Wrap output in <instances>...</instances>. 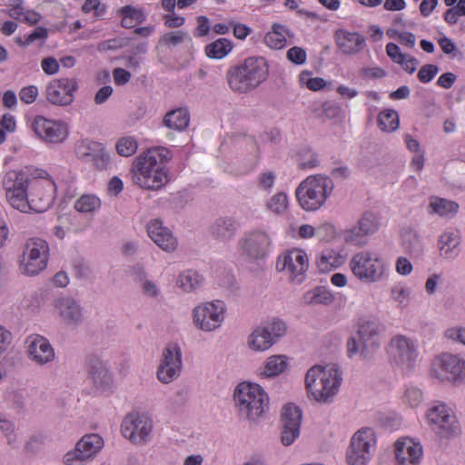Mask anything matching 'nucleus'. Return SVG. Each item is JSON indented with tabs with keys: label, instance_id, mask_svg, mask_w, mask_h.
I'll return each instance as SVG.
<instances>
[{
	"label": "nucleus",
	"instance_id": "1",
	"mask_svg": "<svg viewBox=\"0 0 465 465\" xmlns=\"http://www.w3.org/2000/svg\"><path fill=\"white\" fill-rule=\"evenodd\" d=\"M172 153L165 147H155L139 155L133 163V181L142 188L159 190L169 181L164 164Z\"/></svg>",
	"mask_w": 465,
	"mask_h": 465
},
{
	"label": "nucleus",
	"instance_id": "21",
	"mask_svg": "<svg viewBox=\"0 0 465 465\" xmlns=\"http://www.w3.org/2000/svg\"><path fill=\"white\" fill-rule=\"evenodd\" d=\"M391 355L401 370L409 371L413 368L418 353L410 339L399 335L391 341Z\"/></svg>",
	"mask_w": 465,
	"mask_h": 465
},
{
	"label": "nucleus",
	"instance_id": "60",
	"mask_svg": "<svg viewBox=\"0 0 465 465\" xmlns=\"http://www.w3.org/2000/svg\"><path fill=\"white\" fill-rule=\"evenodd\" d=\"M38 95V89L35 85L26 86L21 89L19 97L25 104H32Z\"/></svg>",
	"mask_w": 465,
	"mask_h": 465
},
{
	"label": "nucleus",
	"instance_id": "27",
	"mask_svg": "<svg viewBox=\"0 0 465 465\" xmlns=\"http://www.w3.org/2000/svg\"><path fill=\"white\" fill-rule=\"evenodd\" d=\"M422 447L409 439L395 442V459L398 465H420Z\"/></svg>",
	"mask_w": 465,
	"mask_h": 465
},
{
	"label": "nucleus",
	"instance_id": "58",
	"mask_svg": "<svg viewBox=\"0 0 465 465\" xmlns=\"http://www.w3.org/2000/svg\"><path fill=\"white\" fill-rule=\"evenodd\" d=\"M143 294L149 298H157L160 295V289L157 284L146 279L140 285Z\"/></svg>",
	"mask_w": 465,
	"mask_h": 465
},
{
	"label": "nucleus",
	"instance_id": "5",
	"mask_svg": "<svg viewBox=\"0 0 465 465\" xmlns=\"http://www.w3.org/2000/svg\"><path fill=\"white\" fill-rule=\"evenodd\" d=\"M233 398L239 416L251 422L262 417L269 404L266 392L255 383H240L234 390Z\"/></svg>",
	"mask_w": 465,
	"mask_h": 465
},
{
	"label": "nucleus",
	"instance_id": "63",
	"mask_svg": "<svg viewBox=\"0 0 465 465\" xmlns=\"http://www.w3.org/2000/svg\"><path fill=\"white\" fill-rule=\"evenodd\" d=\"M120 12L122 14H126L137 24H141L145 20V15L143 13V11L133 7L132 5L124 6Z\"/></svg>",
	"mask_w": 465,
	"mask_h": 465
},
{
	"label": "nucleus",
	"instance_id": "40",
	"mask_svg": "<svg viewBox=\"0 0 465 465\" xmlns=\"http://www.w3.org/2000/svg\"><path fill=\"white\" fill-rule=\"evenodd\" d=\"M232 49V44L226 38H219L205 47L206 55L212 59H222Z\"/></svg>",
	"mask_w": 465,
	"mask_h": 465
},
{
	"label": "nucleus",
	"instance_id": "19",
	"mask_svg": "<svg viewBox=\"0 0 465 465\" xmlns=\"http://www.w3.org/2000/svg\"><path fill=\"white\" fill-rule=\"evenodd\" d=\"M75 153L79 159L98 170H106L111 164L110 154L101 143L84 140L77 144Z\"/></svg>",
	"mask_w": 465,
	"mask_h": 465
},
{
	"label": "nucleus",
	"instance_id": "37",
	"mask_svg": "<svg viewBox=\"0 0 465 465\" xmlns=\"http://www.w3.org/2000/svg\"><path fill=\"white\" fill-rule=\"evenodd\" d=\"M203 280L197 272L187 270L180 273L177 284L184 292H192L202 287Z\"/></svg>",
	"mask_w": 465,
	"mask_h": 465
},
{
	"label": "nucleus",
	"instance_id": "35",
	"mask_svg": "<svg viewBox=\"0 0 465 465\" xmlns=\"http://www.w3.org/2000/svg\"><path fill=\"white\" fill-rule=\"evenodd\" d=\"M190 122V114L187 110L179 108L167 113L163 120V124L169 129L183 131Z\"/></svg>",
	"mask_w": 465,
	"mask_h": 465
},
{
	"label": "nucleus",
	"instance_id": "50",
	"mask_svg": "<svg viewBox=\"0 0 465 465\" xmlns=\"http://www.w3.org/2000/svg\"><path fill=\"white\" fill-rule=\"evenodd\" d=\"M137 147V142L133 137H123L116 143L117 153L124 157L133 155Z\"/></svg>",
	"mask_w": 465,
	"mask_h": 465
},
{
	"label": "nucleus",
	"instance_id": "56",
	"mask_svg": "<svg viewBox=\"0 0 465 465\" xmlns=\"http://www.w3.org/2000/svg\"><path fill=\"white\" fill-rule=\"evenodd\" d=\"M48 36V32H47V29L45 28V27H42V26H38L36 27L31 34H29L25 42H21V40H17V43L19 45H29L31 44H33L35 41L36 40H45Z\"/></svg>",
	"mask_w": 465,
	"mask_h": 465
},
{
	"label": "nucleus",
	"instance_id": "8",
	"mask_svg": "<svg viewBox=\"0 0 465 465\" xmlns=\"http://www.w3.org/2000/svg\"><path fill=\"white\" fill-rule=\"evenodd\" d=\"M349 265L353 275L368 284L381 281L387 271V263L384 259L370 251L354 253Z\"/></svg>",
	"mask_w": 465,
	"mask_h": 465
},
{
	"label": "nucleus",
	"instance_id": "3",
	"mask_svg": "<svg viewBox=\"0 0 465 465\" xmlns=\"http://www.w3.org/2000/svg\"><path fill=\"white\" fill-rule=\"evenodd\" d=\"M45 183L35 176L29 169L12 170L7 172L3 179V186L5 190V195L9 203L23 213H27L33 209L31 202L28 199V188L35 190L44 189Z\"/></svg>",
	"mask_w": 465,
	"mask_h": 465
},
{
	"label": "nucleus",
	"instance_id": "28",
	"mask_svg": "<svg viewBox=\"0 0 465 465\" xmlns=\"http://www.w3.org/2000/svg\"><path fill=\"white\" fill-rule=\"evenodd\" d=\"M147 232L153 242L166 252H173L177 247L176 239L172 232L163 225L159 219L152 220L147 224Z\"/></svg>",
	"mask_w": 465,
	"mask_h": 465
},
{
	"label": "nucleus",
	"instance_id": "38",
	"mask_svg": "<svg viewBox=\"0 0 465 465\" xmlns=\"http://www.w3.org/2000/svg\"><path fill=\"white\" fill-rule=\"evenodd\" d=\"M287 367V358L284 355L270 356L260 374L263 377L270 378L277 376L284 371Z\"/></svg>",
	"mask_w": 465,
	"mask_h": 465
},
{
	"label": "nucleus",
	"instance_id": "4",
	"mask_svg": "<svg viewBox=\"0 0 465 465\" xmlns=\"http://www.w3.org/2000/svg\"><path fill=\"white\" fill-rule=\"evenodd\" d=\"M342 378L336 364L314 365L307 371V393L318 402L328 403L339 391Z\"/></svg>",
	"mask_w": 465,
	"mask_h": 465
},
{
	"label": "nucleus",
	"instance_id": "13",
	"mask_svg": "<svg viewBox=\"0 0 465 465\" xmlns=\"http://www.w3.org/2000/svg\"><path fill=\"white\" fill-rule=\"evenodd\" d=\"M375 433L371 428L359 430L351 438L347 450L348 465H365L371 458V450L374 448Z\"/></svg>",
	"mask_w": 465,
	"mask_h": 465
},
{
	"label": "nucleus",
	"instance_id": "18",
	"mask_svg": "<svg viewBox=\"0 0 465 465\" xmlns=\"http://www.w3.org/2000/svg\"><path fill=\"white\" fill-rule=\"evenodd\" d=\"M78 89L75 78H59L51 81L45 89V97L53 104L67 106L74 100Z\"/></svg>",
	"mask_w": 465,
	"mask_h": 465
},
{
	"label": "nucleus",
	"instance_id": "49",
	"mask_svg": "<svg viewBox=\"0 0 465 465\" xmlns=\"http://www.w3.org/2000/svg\"><path fill=\"white\" fill-rule=\"evenodd\" d=\"M186 39H189L187 33L182 30L173 31L161 36L159 44L162 45L176 46Z\"/></svg>",
	"mask_w": 465,
	"mask_h": 465
},
{
	"label": "nucleus",
	"instance_id": "45",
	"mask_svg": "<svg viewBox=\"0 0 465 465\" xmlns=\"http://www.w3.org/2000/svg\"><path fill=\"white\" fill-rule=\"evenodd\" d=\"M261 325L264 330H266L268 335L271 336L273 343L282 338L287 331L286 323L280 319H273L271 322H264Z\"/></svg>",
	"mask_w": 465,
	"mask_h": 465
},
{
	"label": "nucleus",
	"instance_id": "9",
	"mask_svg": "<svg viewBox=\"0 0 465 465\" xmlns=\"http://www.w3.org/2000/svg\"><path fill=\"white\" fill-rule=\"evenodd\" d=\"M427 420L431 430L440 438L450 439L460 434L456 417L444 403H436L429 409Z\"/></svg>",
	"mask_w": 465,
	"mask_h": 465
},
{
	"label": "nucleus",
	"instance_id": "34",
	"mask_svg": "<svg viewBox=\"0 0 465 465\" xmlns=\"http://www.w3.org/2000/svg\"><path fill=\"white\" fill-rule=\"evenodd\" d=\"M460 242V241L455 233L450 232H443L438 241L440 256L444 259H453L456 257L458 255L456 249Z\"/></svg>",
	"mask_w": 465,
	"mask_h": 465
},
{
	"label": "nucleus",
	"instance_id": "51",
	"mask_svg": "<svg viewBox=\"0 0 465 465\" xmlns=\"http://www.w3.org/2000/svg\"><path fill=\"white\" fill-rule=\"evenodd\" d=\"M391 298L399 304V307L406 308L411 301V290L408 287L394 286L391 289Z\"/></svg>",
	"mask_w": 465,
	"mask_h": 465
},
{
	"label": "nucleus",
	"instance_id": "15",
	"mask_svg": "<svg viewBox=\"0 0 465 465\" xmlns=\"http://www.w3.org/2000/svg\"><path fill=\"white\" fill-rule=\"evenodd\" d=\"M224 312L225 304L222 301L201 304L193 311V323L203 331H214L221 326Z\"/></svg>",
	"mask_w": 465,
	"mask_h": 465
},
{
	"label": "nucleus",
	"instance_id": "20",
	"mask_svg": "<svg viewBox=\"0 0 465 465\" xmlns=\"http://www.w3.org/2000/svg\"><path fill=\"white\" fill-rule=\"evenodd\" d=\"M433 375L441 381H462L465 379V361L451 354H442L435 360Z\"/></svg>",
	"mask_w": 465,
	"mask_h": 465
},
{
	"label": "nucleus",
	"instance_id": "59",
	"mask_svg": "<svg viewBox=\"0 0 465 465\" xmlns=\"http://www.w3.org/2000/svg\"><path fill=\"white\" fill-rule=\"evenodd\" d=\"M82 10L86 14L94 11L96 15H103L105 12V5H101L100 0H85Z\"/></svg>",
	"mask_w": 465,
	"mask_h": 465
},
{
	"label": "nucleus",
	"instance_id": "7",
	"mask_svg": "<svg viewBox=\"0 0 465 465\" xmlns=\"http://www.w3.org/2000/svg\"><path fill=\"white\" fill-rule=\"evenodd\" d=\"M334 188L332 180L322 174L311 175L296 189V197L301 207L308 212L320 209Z\"/></svg>",
	"mask_w": 465,
	"mask_h": 465
},
{
	"label": "nucleus",
	"instance_id": "47",
	"mask_svg": "<svg viewBox=\"0 0 465 465\" xmlns=\"http://www.w3.org/2000/svg\"><path fill=\"white\" fill-rule=\"evenodd\" d=\"M181 371L177 369L167 365L163 362H160L158 369H157V378L158 380L164 384H168L172 382L173 380L178 378Z\"/></svg>",
	"mask_w": 465,
	"mask_h": 465
},
{
	"label": "nucleus",
	"instance_id": "46",
	"mask_svg": "<svg viewBox=\"0 0 465 465\" xmlns=\"http://www.w3.org/2000/svg\"><path fill=\"white\" fill-rule=\"evenodd\" d=\"M288 206V198L284 193H277L267 203V208L277 214L283 213Z\"/></svg>",
	"mask_w": 465,
	"mask_h": 465
},
{
	"label": "nucleus",
	"instance_id": "64",
	"mask_svg": "<svg viewBox=\"0 0 465 465\" xmlns=\"http://www.w3.org/2000/svg\"><path fill=\"white\" fill-rule=\"evenodd\" d=\"M129 275L139 285L147 279L143 266L139 263L129 269Z\"/></svg>",
	"mask_w": 465,
	"mask_h": 465
},
{
	"label": "nucleus",
	"instance_id": "12",
	"mask_svg": "<svg viewBox=\"0 0 465 465\" xmlns=\"http://www.w3.org/2000/svg\"><path fill=\"white\" fill-rule=\"evenodd\" d=\"M375 433L371 428L359 430L351 438L347 450L348 465H365L371 458V450L374 448Z\"/></svg>",
	"mask_w": 465,
	"mask_h": 465
},
{
	"label": "nucleus",
	"instance_id": "31",
	"mask_svg": "<svg viewBox=\"0 0 465 465\" xmlns=\"http://www.w3.org/2000/svg\"><path fill=\"white\" fill-rule=\"evenodd\" d=\"M54 308L67 324H79L83 320L81 306L71 297L56 299Z\"/></svg>",
	"mask_w": 465,
	"mask_h": 465
},
{
	"label": "nucleus",
	"instance_id": "23",
	"mask_svg": "<svg viewBox=\"0 0 465 465\" xmlns=\"http://www.w3.org/2000/svg\"><path fill=\"white\" fill-rule=\"evenodd\" d=\"M32 126L35 133L46 143H62L68 135V128L64 123L48 120L43 116H36Z\"/></svg>",
	"mask_w": 465,
	"mask_h": 465
},
{
	"label": "nucleus",
	"instance_id": "22",
	"mask_svg": "<svg viewBox=\"0 0 465 465\" xmlns=\"http://www.w3.org/2000/svg\"><path fill=\"white\" fill-rule=\"evenodd\" d=\"M379 218L372 212H365L359 219L357 225L344 232V240L348 243L362 246L365 243L363 238L378 231Z\"/></svg>",
	"mask_w": 465,
	"mask_h": 465
},
{
	"label": "nucleus",
	"instance_id": "26",
	"mask_svg": "<svg viewBox=\"0 0 465 465\" xmlns=\"http://www.w3.org/2000/svg\"><path fill=\"white\" fill-rule=\"evenodd\" d=\"M26 343L27 355L36 364L45 365L54 359V350L44 336L31 335Z\"/></svg>",
	"mask_w": 465,
	"mask_h": 465
},
{
	"label": "nucleus",
	"instance_id": "16",
	"mask_svg": "<svg viewBox=\"0 0 465 465\" xmlns=\"http://www.w3.org/2000/svg\"><path fill=\"white\" fill-rule=\"evenodd\" d=\"M103 438L95 433L86 434L75 444L73 450L64 456L66 465H82V463L95 456L103 448Z\"/></svg>",
	"mask_w": 465,
	"mask_h": 465
},
{
	"label": "nucleus",
	"instance_id": "6",
	"mask_svg": "<svg viewBox=\"0 0 465 465\" xmlns=\"http://www.w3.org/2000/svg\"><path fill=\"white\" fill-rule=\"evenodd\" d=\"M383 331L384 326L379 319H361L358 322L359 341L351 337L347 341L348 356L351 358L359 353L364 360L372 359L380 348V335Z\"/></svg>",
	"mask_w": 465,
	"mask_h": 465
},
{
	"label": "nucleus",
	"instance_id": "57",
	"mask_svg": "<svg viewBox=\"0 0 465 465\" xmlns=\"http://www.w3.org/2000/svg\"><path fill=\"white\" fill-rule=\"evenodd\" d=\"M287 58L296 64H303L306 62V52L303 48L293 46L287 52Z\"/></svg>",
	"mask_w": 465,
	"mask_h": 465
},
{
	"label": "nucleus",
	"instance_id": "53",
	"mask_svg": "<svg viewBox=\"0 0 465 465\" xmlns=\"http://www.w3.org/2000/svg\"><path fill=\"white\" fill-rule=\"evenodd\" d=\"M264 41L271 48L281 49L285 45L286 36L277 31H271L265 35Z\"/></svg>",
	"mask_w": 465,
	"mask_h": 465
},
{
	"label": "nucleus",
	"instance_id": "55",
	"mask_svg": "<svg viewBox=\"0 0 465 465\" xmlns=\"http://www.w3.org/2000/svg\"><path fill=\"white\" fill-rule=\"evenodd\" d=\"M439 73V67L435 64H424L418 72V78L422 83H429Z\"/></svg>",
	"mask_w": 465,
	"mask_h": 465
},
{
	"label": "nucleus",
	"instance_id": "44",
	"mask_svg": "<svg viewBox=\"0 0 465 465\" xmlns=\"http://www.w3.org/2000/svg\"><path fill=\"white\" fill-rule=\"evenodd\" d=\"M304 301L310 304H329L333 301V296L324 287H317L304 295Z\"/></svg>",
	"mask_w": 465,
	"mask_h": 465
},
{
	"label": "nucleus",
	"instance_id": "14",
	"mask_svg": "<svg viewBox=\"0 0 465 465\" xmlns=\"http://www.w3.org/2000/svg\"><path fill=\"white\" fill-rule=\"evenodd\" d=\"M271 243V238L265 232L251 231L245 232L238 241V251L246 259L261 260L267 255Z\"/></svg>",
	"mask_w": 465,
	"mask_h": 465
},
{
	"label": "nucleus",
	"instance_id": "25",
	"mask_svg": "<svg viewBox=\"0 0 465 465\" xmlns=\"http://www.w3.org/2000/svg\"><path fill=\"white\" fill-rule=\"evenodd\" d=\"M85 368L94 386L97 390L105 391L111 387L113 383L112 374L106 362L99 356L96 354L87 355L85 358Z\"/></svg>",
	"mask_w": 465,
	"mask_h": 465
},
{
	"label": "nucleus",
	"instance_id": "11",
	"mask_svg": "<svg viewBox=\"0 0 465 465\" xmlns=\"http://www.w3.org/2000/svg\"><path fill=\"white\" fill-rule=\"evenodd\" d=\"M121 429L124 438L131 442L143 444L151 439L153 420L145 413L133 411L124 417Z\"/></svg>",
	"mask_w": 465,
	"mask_h": 465
},
{
	"label": "nucleus",
	"instance_id": "43",
	"mask_svg": "<svg viewBox=\"0 0 465 465\" xmlns=\"http://www.w3.org/2000/svg\"><path fill=\"white\" fill-rule=\"evenodd\" d=\"M161 361L181 371L182 351L178 344L169 343L163 351Z\"/></svg>",
	"mask_w": 465,
	"mask_h": 465
},
{
	"label": "nucleus",
	"instance_id": "62",
	"mask_svg": "<svg viewBox=\"0 0 465 465\" xmlns=\"http://www.w3.org/2000/svg\"><path fill=\"white\" fill-rule=\"evenodd\" d=\"M341 108L332 103H324L322 104V114L329 119L338 118L341 115Z\"/></svg>",
	"mask_w": 465,
	"mask_h": 465
},
{
	"label": "nucleus",
	"instance_id": "29",
	"mask_svg": "<svg viewBox=\"0 0 465 465\" xmlns=\"http://www.w3.org/2000/svg\"><path fill=\"white\" fill-rule=\"evenodd\" d=\"M239 229L237 221L230 216L216 218L210 226V233L213 240L226 243L234 239Z\"/></svg>",
	"mask_w": 465,
	"mask_h": 465
},
{
	"label": "nucleus",
	"instance_id": "32",
	"mask_svg": "<svg viewBox=\"0 0 465 465\" xmlns=\"http://www.w3.org/2000/svg\"><path fill=\"white\" fill-rule=\"evenodd\" d=\"M459 210L460 205L455 201L436 195H432L429 198L427 212L430 215H438L444 219H452L458 214Z\"/></svg>",
	"mask_w": 465,
	"mask_h": 465
},
{
	"label": "nucleus",
	"instance_id": "17",
	"mask_svg": "<svg viewBox=\"0 0 465 465\" xmlns=\"http://www.w3.org/2000/svg\"><path fill=\"white\" fill-rule=\"evenodd\" d=\"M276 267L279 271H286L291 281L300 283L309 267L307 254L299 249L286 252L278 257Z\"/></svg>",
	"mask_w": 465,
	"mask_h": 465
},
{
	"label": "nucleus",
	"instance_id": "48",
	"mask_svg": "<svg viewBox=\"0 0 465 465\" xmlns=\"http://www.w3.org/2000/svg\"><path fill=\"white\" fill-rule=\"evenodd\" d=\"M0 430L6 439L7 444L16 448L17 435L15 432V424L5 417H0Z\"/></svg>",
	"mask_w": 465,
	"mask_h": 465
},
{
	"label": "nucleus",
	"instance_id": "10",
	"mask_svg": "<svg viewBox=\"0 0 465 465\" xmlns=\"http://www.w3.org/2000/svg\"><path fill=\"white\" fill-rule=\"evenodd\" d=\"M49 247L43 239H30L24 247L21 265L24 272L34 276L42 272L47 264Z\"/></svg>",
	"mask_w": 465,
	"mask_h": 465
},
{
	"label": "nucleus",
	"instance_id": "54",
	"mask_svg": "<svg viewBox=\"0 0 465 465\" xmlns=\"http://www.w3.org/2000/svg\"><path fill=\"white\" fill-rule=\"evenodd\" d=\"M423 401L422 391L415 387L408 388L405 391L404 401L412 408L418 407Z\"/></svg>",
	"mask_w": 465,
	"mask_h": 465
},
{
	"label": "nucleus",
	"instance_id": "24",
	"mask_svg": "<svg viewBox=\"0 0 465 465\" xmlns=\"http://www.w3.org/2000/svg\"><path fill=\"white\" fill-rule=\"evenodd\" d=\"M301 421L302 411L298 406L289 403L282 408L281 441L284 446L292 445L299 437Z\"/></svg>",
	"mask_w": 465,
	"mask_h": 465
},
{
	"label": "nucleus",
	"instance_id": "36",
	"mask_svg": "<svg viewBox=\"0 0 465 465\" xmlns=\"http://www.w3.org/2000/svg\"><path fill=\"white\" fill-rule=\"evenodd\" d=\"M402 245L411 253L419 254L422 250V241L418 231L412 227H405L401 231Z\"/></svg>",
	"mask_w": 465,
	"mask_h": 465
},
{
	"label": "nucleus",
	"instance_id": "30",
	"mask_svg": "<svg viewBox=\"0 0 465 465\" xmlns=\"http://www.w3.org/2000/svg\"><path fill=\"white\" fill-rule=\"evenodd\" d=\"M335 41L338 48L347 55H352L361 52L366 46L365 37L356 32L337 30Z\"/></svg>",
	"mask_w": 465,
	"mask_h": 465
},
{
	"label": "nucleus",
	"instance_id": "2",
	"mask_svg": "<svg viewBox=\"0 0 465 465\" xmlns=\"http://www.w3.org/2000/svg\"><path fill=\"white\" fill-rule=\"evenodd\" d=\"M269 76V64L262 56H251L229 68L226 78L230 88L239 94L255 90Z\"/></svg>",
	"mask_w": 465,
	"mask_h": 465
},
{
	"label": "nucleus",
	"instance_id": "52",
	"mask_svg": "<svg viewBox=\"0 0 465 465\" xmlns=\"http://www.w3.org/2000/svg\"><path fill=\"white\" fill-rule=\"evenodd\" d=\"M340 264L339 258L331 252H323L317 262L318 268L321 272H326Z\"/></svg>",
	"mask_w": 465,
	"mask_h": 465
},
{
	"label": "nucleus",
	"instance_id": "42",
	"mask_svg": "<svg viewBox=\"0 0 465 465\" xmlns=\"http://www.w3.org/2000/svg\"><path fill=\"white\" fill-rule=\"evenodd\" d=\"M102 203L94 194H83L74 202V209L82 213H93L101 208Z\"/></svg>",
	"mask_w": 465,
	"mask_h": 465
},
{
	"label": "nucleus",
	"instance_id": "33",
	"mask_svg": "<svg viewBox=\"0 0 465 465\" xmlns=\"http://www.w3.org/2000/svg\"><path fill=\"white\" fill-rule=\"evenodd\" d=\"M247 343L249 348L255 351H266L274 344L272 339L262 325L252 331L248 337Z\"/></svg>",
	"mask_w": 465,
	"mask_h": 465
},
{
	"label": "nucleus",
	"instance_id": "41",
	"mask_svg": "<svg viewBox=\"0 0 465 465\" xmlns=\"http://www.w3.org/2000/svg\"><path fill=\"white\" fill-rule=\"evenodd\" d=\"M377 122L382 132L391 133L399 128V114L395 110L386 109L379 114Z\"/></svg>",
	"mask_w": 465,
	"mask_h": 465
},
{
	"label": "nucleus",
	"instance_id": "39",
	"mask_svg": "<svg viewBox=\"0 0 465 465\" xmlns=\"http://www.w3.org/2000/svg\"><path fill=\"white\" fill-rule=\"evenodd\" d=\"M45 183L44 189H36L35 190V194L33 193L32 188H28V199L31 202V205L33 207V211L41 212L42 206H37V202L44 203L46 205L49 204L50 195L48 193L52 189L54 183L48 179H43L39 177Z\"/></svg>",
	"mask_w": 465,
	"mask_h": 465
},
{
	"label": "nucleus",
	"instance_id": "61",
	"mask_svg": "<svg viewBox=\"0 0 465 465\" xmlns=\"http://www.w3.org/2000/svg\"><path fill=\"white\" fill-rule=\"evenodd\" d=\"M386 53L388 56L397 64L402 63L406 55L401 53L400 47L394 43H389L386 45Z\"/></svg>",
	"mask_w": 465,
	"mask_h": 465
}]
</instances>
